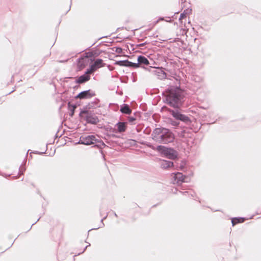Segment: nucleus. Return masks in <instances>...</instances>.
<instances>
[{"label":"nucleus","mask_w":261,"mask_h":261,"mask_svg":"<svg viewBox=\"0 0 261 261\" xmlns=\"http://www.w3.org/2000/svg\"><path fill=\"white\" fill-rule=\"evenodd\" d=\"M47 144H46V147L45 151L47 150Z\"/></svg>","instance_id":"23"},{"label":"nucleus","mask_w":261,"mask_h":261,"mask_svg":"<svg viewBox=\"0 0 261 261\" xmlns=\"http://www.w3.org/2000/svg\"><path fill=\"white\" fill-rule=\"evenodd\" d=\"M95 95V93L91 92V90H89L87 91H83L80 93L76 98L80 99H88Z\"/></svg>","instance_id":"8"},{"label":"nucleus","mask_w":261,"mask_h":261,"mask_svg":"<svg viewBox=\"0 0 261 261\" xmlns=\"http://www.w3.org/2000/svg\"><path fill=\"white\" fill-rule=\"evenodd\" d=\"M105 64L103 63L102 60L98 59L96 60L94 64H92L90 68L87 70V74H91L97 69L105 66Z\"/></svg>","instance_id":"5"},{"label":"nucleus","mask_w":261,"mask_h":261,"mask_svg":"<svg viewBox=\"0 0 261 261\" xmlns=\"http://www.w3.org/2000/svg\"><path fill=\"white\" fill-rule=\"evenodd\" d=\"M128 66H129V67H135V68H137V67H139V63H132V62H130L129 61V63H128Z\"/></svg>","instance_id":"18"},{"label":"nucleus","mask_w":261,"mask_h":261,"mask_svg":"<svg viewBox=\"0 0 261 261\" xmlns=\"http://www.w3.org/2000/svg\"><path fill=\"white\" fill-rule=\"evenodd\" d=\"M187 15V13H185V12L181 13L180 15L179 20L181 21L183 19L186 18Z\"/></svg>","instance_id":"19"},{"label":"nucleus","mask_w":261,"mask_h":261,"mask_svg":"<svg viewBox=\"0 0 261 261\" xmlns=\"http://www.w3.org/2000/svg\"><path fill=\"white\" fill-rule=\"evenodd\" d=\"M171 176L174 179L175 181L177 184L185 181V178L186 177L181 173L177 172L176 173H172Z\"/></svg>","instance_id":"9"},{"label":"nucleus","mask_w":261,"mask_h":261,"mask_svg":"<svg viewBox=\"0 0 261 261\" xmlns=\"http://www.w3.org/2000/svg\"><path fill=\"white\" fill-rule=\"evenodd\" d=\"M90 63V59L88 57L79 59L77 63V68L79 70L84 69Z\"/></svg>","instance_id":"7"},{"label":"nucleus","mask_w":261,"mask_h":261,"mask_svg":"<svg viewBox=\"0 0 261 261\" xmlns=\"http://www.w3.org/2000/svg\"><path fill=\"white\" fill-rule=\"evenodd\" d=\"M86 120L88 122L93 124H95L98 122V119L96 117H94L92 116H87Z\"/></svg>","instance_id":"15"},{"label":"nucleus","mask_w":261,"mask_h":261,"mask_svg":"<svg viewBox=\"0 0 261 261\" xmlns=\"http://www.w3.org/2000/svg\"><path fill=\"white\" fill-rule=\"evenodd\" d=\"M128 61H118L116 64L120 66H128Z\"/></svg>","instance_id":"17"},{"label":"nucleus","mask_w":261,"mask_h":261,"mask_svg":"<svg viewBox=\"0 0 261 261\" xmlns=\"http://www.w3.org/2000/svg\"><path fill=\"white\" fill-rule=\"evenodd\" d=\"M161 166L163 168H167L173 166V163L168 161H163L161 163Z\"/></svg>","instance_id":"12"},{"label":"nucleus","mask_w":261,"mask_h":261,"mask_svg":"<svg viewBox=\"0 0 261 261\" xmlns=\"http://www.w3.org/2000/svg\"><path fill=\"white\" fill-rule=\"evenodd\" d=\"M44 152H38V151H36L35 153H40V154H42V153H44Z\"/></svg>","instance_id":"22"},{"label":"nucleus","mask_w":261,"mask_h":261,"mask_svg":"<svg viewBox=\"0 0 261 261\" xmlns=\"http://www.w3.org/2000/svg\"><path fill=\"white\" fill-rule=\"evenodd\" d=\"M152 136L154 140L160 143L172 142L174 139V135L168 129L163 127L155 128Z\"/></svg>","instance_id":"1"},{"label":"nucleus","mask_w":261,"mask_h":261,"mask_svg":"<svg viewBox=\"0 0 261 261\" xmlns=\"http://www.w3.org/2000/svg\"><path fill=\"white\" fill-rule=\"evenodd\" d=\"M245 219L243 218H234L231 220V223L233 226L235 225L244 222Z\"/></svg>","instance_id":"14"},{"label":"nucleus","mask_w":261,"mask_h":261,"mask_svg":"<svg viewBox=\"0 0 261 261\" xmlns=\"http://www.w3.org/2000/svg\"><path fill=\"white\" fill-rule=\"evenodd\" d=\"M158 22V21H156L155 24H156Z\"/></svg>","instance_id":"24"},{"label":"nucleus","mask_w":261,"mask_h":261,"mask_svg":"<svg viewBox=\"0 0 261 261\" xmlns=\"http://www.w3.org/2000/svg\"><path fill=\"white\" fill-rule=\"evenodd\" d=\"M158 150L161 151L167 158L169 159H174L177 156L176 152L171 149L166 148L163 146H159L157 148Z\"/></svg>","instance_id":"3"},{"label":"nucleus","mask_w":261,"mask_h":261,"mask_svg":"<svg viewBox=\"0 0 261 261\" xmlns=\"http://www.w3.org/2000/svg\"><path fill=\"white\" fill-rule=\"evenodd\" d=\"M80 141L81 144L89 145L96 143L97 139L94 135L82 136L80 137Z\"/></svg>","instance_id":"4"},{"label":"nucleus","mask_w":261,"mask_h":261,"mask_svg":"<svg viewBox=\"0 0 261 261\" xmlns=\"http://www.w3.org/2000/svg\"><path fill=\"white\" fill-rule=\"evenodd\" d=\"M134 120H135V119L133 117H130L129 118V121L130 122H133Z\"/></svg>","instance_id":"21"},{"label":"nucleus","mask_w":261,"mask_h":261,"mask_svg":"<svg viewBox=\"0 0 261 261\" xmlns=\"http://www.w3.org/2000/svg\"><path fill=\"white\" fill-rule=\"evenodd\" d=\"M75 108H76V106H72V115H73V112H74V111Z\"/></svg>","instance_id":"20"},{"label":"nucleus","mask_w":261,"mask_h":261,"mask_svg":"<svg viewBox=\"0 0 261 261\" xmlns=\"http://www.w3.org/2000/svg\"><path fill=\"white\" fill-rule=\"evenodd\" d=\"M89 74H87L86 72L85 74L80 76L76 80V83L79 84H83L88 81L90 79V76Z\"/></svg>","instance_id":"10"},{"label":"nucleus","mask_w":261,"mask_h":261,"mask_svg":"<svg viewBox=\"0 0 261 261\" xmlns=\"http://www.w3.org/2000/svg\"><path fill=\"white\" fill-rule=\"evenodd\" d=\"M138 62L139 64H143L145 65H148L149 64V62L147 58H146L144 56H140L138 58Z\"/></svg>","instance_id":"11"},{"label":"nucleus","mask_w":261,"mask_h":261,"mask_svg":"<svg viewBox=\"0 0 261 261\" xmlns=\"http://www.w3.org/2000/svg\"><path fill=\"white\" fill-rule=\"evenodd\" d=\"M184 95L182 91L179 88H172L167 92L166 101L174 108H179L182 103Z\"/></svg>","instance_id":"2"},{"label":"nucleus","mask_w":261,"mask_h":261,"mask_svg":"<svg viewBox=\"0 0 261 261\" xmlns=\"http://www.w3.org/2000/svg\"><path fill=\"white\" fill-rule=\"evenodd\" d=\"M118 130L120 133L125 132L126 129V125L124 122H119L117 124Z\"/></svg>","instance_id":"13"},{"label":"nucleus","mask_w":261,"mask_h":261,"mask_svg":"<svg viewBox=\"0 0 261 261\" xmlns=\"http://www.w3.org/2000/svg\"><path fill=\"white\" fill-rule=\"evenodd\" d=\"M172 115L177 119H179L187 123L190 122V120L188 116L181 114L177 112H174L172 110H169Z\"/></svg>","instance_id":"6"},{"label":"nucleus","mask_w":261,"mask_h":261,"mask_svg":"<svg viewBox=\"0 0 261 261\" xmlns=\"http://www.w3.org/2000/svg\"><path fill=\"white\" fill-rule=\"evenodd\" d=\"M120 111L124 114H129L132 112V110L129 109L127 105H125L123 107L121 108Z\"/></svg>","instance_id":"16"}]
</instances>
